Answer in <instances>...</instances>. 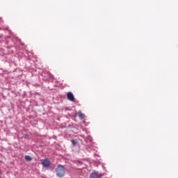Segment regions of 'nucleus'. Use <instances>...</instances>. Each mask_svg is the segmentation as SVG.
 <instances>
[{
	"label": "nucleus",
	"mask_w": 178,
	"mask_h": 178,
	"mask_svg": "<svg viewBox=\"0 0 178 178\" xmlns=\"http://www.w3.org/2000/svg\"><path fill=\"white\" fill-rule=\"evenodd\" d=\"M25 160L27 162H31L33 161V158L29 155L25 156Z\"/></svg>",
	"instance_id": "nucleus-5"
},
{
	"label": "nucleus",
	"mask_w": 178,
	"mask_h": 178,
	"mask_svg": "<svg viewBox=\"0 0 178 178\" xmlns=\"http://www.w3.org/2000/svg\"><path fill=\"white\" fill-rule=\"evenodd\" d=\"M46 76H47V80H49V79H51V77H52V75H51V74L50 73V72H47V74H46Z\"/></svg>",
	"instance_id": "nucleus-6"
},
{
	"label": "nucleus",
	"mask_w": 178,
	"mask_h": 178,
	"mask_svg": "<svg viewBox=\"0 0 178 178\" xmlns=\"http://www.w3.org/2000/svg\"><path fill=\"white\" fill-rule=\"evenodd\" d=\"M56 176L59 178H63L65 175V169L63 165H58L56 168Z\"/></svg>",
	"instance_id": "nucleus-1"
},
{
	"label": "nucleus",
	"mask_w": 178,
	"mask_h": 178,
	"mask_svg": "<svg viewBox=\"0 0 178 178\" xmlns=\"http://www.w3.org/2000/svg\"><path fill=\"white\" fill-rule=\"evenodd\" d=\"M90 178H102V175L97 172H93L90 175Z\"/></svg>",
	"instance_id": "nucleus-4"
},
{
	"label": "nucleus",
	"mask_w": 178,
	"mask_h": 178,
	"mask_svg": "<svg viewBox=\"0 0 178 178\" xmlns=\"http://www.w3.org/2000/svg\"><path fill=\"white\" fill-rule=\"evenodd\" d=\"M67 98L69 101H71L72 102H74V96L71 92H67Z\"/></svg>",
	"instance_id": "nucleus-3"
},
{
	"label": "nucleus",
	"mask_w": 178,
	"mask_h": 178,
	"mask_svg": "<svg viewBox=\"0 0 178 178\" xmlns=\"http://www.w3.org/2000/svg\"><path fill=\"white\" fill-rule=\"evenodd\" d=\"M71 142H72V145H73L74 146H75V145H76V143H77V141H76V140H74V139H72V140H71Z\"/></svg>",
	"instance_id": "nucleus-7"
},
{
	"label": "nucleus",
	"mask_w": 178,
	"mask_h": 178,
	"mask_svg": "<svg viewBox=\"0 0 178 178\" xmlns=\"http://www.w3.org/2000/svg\"><path fill=\"white\" fill-rule=\"evenodd\" d=\"M41 163L44 168H49L50 166V161L48 159H42Z\"/></svg>",
	"instance_id": "nucleus-2"
}]
</instances>
